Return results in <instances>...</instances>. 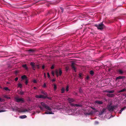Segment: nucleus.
I'll use <instances>...</instances> for the list:
<instances>
[{
    "instance_id": "f257e3e1",
    "label": "nucleus",
    "mask_w": 126,
    "mask_h": 126,
    "mask_svg": "<svg viewBox=\"0 0 126 126\" xmlns=\"http://www.w3.org/2000/svg\"><path fill=\"white\" fill-rule=\"evenodd\" d=\"M116 107V106L115 105L112 106V103H110L107 105L106 109H107L109 111L111 112L114 110Z\"/></svg>"
},
{
    "instance_id": "f03ea898",
    "label": "nucleus",
    "mask_w": 126,
    "mask_h": 126,
    "mask_svg": "<svg viewBox=\"0 0 126 126\" xmlns=\"http://www.w3.org/2000/svg\"><path fill=\"white\" fill-rule=\"evenodd\" d=\"M94 26L97 28L98 29L102 30L105 27L104 24H103L102 22L98 24H95Z\"/></svg>"
},
{
    "instance_id": "7ed1b4c3",
    "label": "nucleus",
    "mask_w": 126,
    "mask_h": 126,
    "mask_svg": "<svg viewBox=\"0 0 126 126\" xmlns=\"http://www.w3.org/2000/svg\"><path fill=\"white\" fill-rule=\"evenodd\" d=\"M41 106L44 108H46V109L49 111H51V108L49 106L46 104L44 102H42L41 103Z\"/></svg>"
},
{
    "instance_id": "20e7f679",
    "label": "nucleus",
    "mask_w": 126,
    "mask_h": 126,
    "mask_svg": "<svg viewBox=\"0 0 126 126\" xmlns=\"http://www.w3.org/2000/svg\"><path fill=\"white\" fill-rule=\"evenodd\" d=\"M30 64L32 67V69L33 70H35L36 66L37 67V68H39V65H35V63L34 62H31L30 63Z\"/></svg>"
},
{
    "instance_id": "39448f33",
    "label": "nucleus",
    "mask_w": 126,
    "mask_h": 126,
    "mask_svg": "<svg viewBox=\"0 0 126 126\" xmlns=\"http://www.w3.org/2000/svg\"><path fill=\"white\" fill-rule=\"evenodd\" d=\"M77 65L74 62H73L71 64V68L72 69H73L74 71L76 72V67Z\"/></svg>"
},
{
    "instance_id": "423d86ee",
    "label": "nucleus",
    "mask_w": 126,
    "mask_h": 126,
    "mask_svg": "<svg viewBox=\"0 0 126 126\" xmlns=\"http://www.w3.org/2000/svg\"><path fill=\"white\" fill-rule=\"evenodd\" d=\"M15 99L16 102H21V103L24 102V101L23 98H18L17 97H15Z\"/></svg>"
},
{
    "instance_id": "0eeeda50",
    "label": "nucleus",
    "mask_w": 126,
    "mask_h": 126,
    "mask_svg": "<svg viewBox=\"0 0 126 126\" xmlns=\"http://www.w3.org/2000/svg\"><path fill=\"white\" fill-rule=\"evenodd\" d=\"M35 97L36 98H43L45 99L47 98H48L47 96H44L42 95H36L35 96Z\"/></svg>"
},
{
    "instance_id": "6e6552de",
    "label": "nucleus",
    "mask_w": 126,
    "mask_h": 126,
    "mask_svg": "<svg viewBox=\"0 0 126 126\" xmlns=\"http://www.w3.org/2000/svg\"><path fill=\"white\" fill-rule=\"evenodd\" d=\"M67 100L70 103H71L72 102H74L75 101V100L74 99L69 97L68 98Z\"/></svg>"
},
{
    "instance_id": "1a4fd4ad",
    "label": "nucleus",
    "mask_w": 126,
    "mask_h": 126,
    "mask_svg": "<svg viewBox=\"0 0 126 126\" xmlns=\"http://www.w3.org/2000/svg\"><path fill=\"white\" fill-rule=\"evenodd\" d=\"M106 95L107 96L109 97H114L115 95L114 94H110L108 93Z\"/></svg>"
},
{
    "instance_id": "9d476101",
    "label": "nucleus",
    "mask_w": 126,
    "mask_h": 126,
    "mask_svg": "<svg viewBox=\"0 0 126 126\" xmlns=\"http://www.w3.org/2000/svg\"><path fill=\"white\" fill-rule=\"evenodd\" d=\"M115 92L114 90H112L109 91V90H106L105 91V92L108 93H114Z\"/></svg>"
},
{
    "instance_id": "9b49d317",
    "label": "nucleus",
    "mask_w": 126,
    "mask_h": 126,
    "mask_svg": "<svg viewBox=\"0 0 126 126\" xmlns=\"http://www.w3.org/2000/svg\"><path fill=\"white\" fill-rule=\"evenodd\" d=\"M95 103L98 104H103V102L102 101L99 100H96L95 101Z\"/></svg>"
},
{
    "instance_id": "f8f14e48",
    "label": "nucleus",
    "mask_w": 126,
    "mask_h": 126,
    "mask_svg": "<svg viewBox=\"0 0 126 126\" xmlns=\"http://www.w3.org/2000/svg\"><path fill=\"white\" fill-rule=\"evenodd\" d=\"M125 76H119L117 77L116 78V80H117L118 79H122L125 78Z\"/></svg>"
},
{
    "instance_id": "ddd939ff",
    "label": "nucleus",
    "mask_w": 126,
    "mask_h": 126,
    "mask_svg": "<svg viewBox=\"0 0 126 126\" xmlns=\"http://www.w3.org/2000/svg\"><path fill=\"white\" fill-rule=\"evenodd\" d=\"M22 66L24 67L26 70H28V68L27 67V65L26 64H23L22 65Z\"/></svg>"
},
{
    "instance_id": "4468645a",
    "label": "nucleus",
    "mask_w": 126,
    "mask_h": 126,
    "mask_svg": "<svg viewBox=\"0 0 126 126\" xmlns=\"http://www.w3.org/2000/svg\"><path fill=\"white\" fill-rule=\"evenodd\" d=\"M27 117V116L26 115H22L20 116L19 118L21 119H24L26 118Z\"/></svg>"
},
{
    "instance_id": "2eb2a0df",
    "label": "nucleus",
    "mask_w": 126,
    "mask_h": 126,
    "mask_svg": "<svg viewBox=\"0 0 126 126\" xmlns=\"http://www.w3.org/2000/svg\"><path fill=\"white\" fill-rule=\"evenodd\" d=\"M62 74V71L60 69L59 70V71L58 72V74L59 76H61Z\"/></svg>"
},
{
    "instance_id": "dca6fc26",
    "label": "nucleus",
    "mask_w": 126,
    "mask_h": 126,
    "mask_svg": "<svg viewBox=\"0 0 126 126\" xmlns=\"http://www.w3.org/2000/svg\"><path fill=\"white\" fill-rule=\"evenodd\" d=\"M21 78L22 79H27V77L26 75H24L21 76Z\"/></svg>"
},
{
    "instance_id": "f3484780",
    "label": "nucleus",
    "mask_w": 126,
    "mask_h": 126,
    "mask_svg": "<svg viewBox=\"0 0 126 126\" xmlns=\"http://www.w3.org/2000/svg\"><path fill=\"white\" fill-rule=\"evenodd\" d=\"M106 109L103 108L102 110L101 111L100 114H102L105 111Z\"/></svg>"
},
{
    "instance_id": "a211bd4d",
    "label": "nucleus",
    "mask_w": 126,
    "mask_h": 126,
    "mask_svg": "<svg viewBox=\"0 0 126 126\" xmlns=\"http://www.w3.org/2000/svg\"><path fill=\"white\" fill-rule=\"evenodd\" d=\"M118 72L120 74H122L124 73L123 71L121 69H119L118 71Z\"/></svg>"
},
{
    "instance_id": "6ab92c4d",
    "label": "nucleus",
    "mask_w": 126,
    "mask_h": 126,
    "mask_svg": "<svg viewBox=\"0 0 126 126\" xmlns=\"http://www.w3.org/2000/svg\"><path fill=\"white\" fill-rule=\"evenodd\" d=\"M90 73L92 76H93L94 74V72L93 71L91 70L90 71Z\"/></svg>"
},
{
    "instance_id": "aec40b11",
    "label": "nucleus",
    "mask_w": 126,
    "mask_h": 126,
    "mask_svg": "<svg viewBox=\"0 0 126 126\" xmlns=\"http://www.w3.org/2000/svg\"><path fill=\"white\" fill-rule=\"evenodd\" d=\"M55 73L57 77H58L59 76L58 74V70H56L55 71Z\"/></svg>"
},
{
    "instance_id": "412c9836",
    "label": "nucleus",
    "mask_w": 126,
    "mask_h": 126,
    "mask_svg": "<svg viewBox=\"0 0 126 126\" xmlns=\"http://www.w3.org/2000/svg\"><path fill=\"white\" fill-rule=\"evenodd\" d=\"M126 91V89L125 88H124L122 90H121L119 91V93L122 92H124L125 91Z\"/></svg>"
},
{
    "instance_id": "4be33fe9",
    "label": "nucleus",
    "mask_w": 126,
    "mask_h": 126,
    "mask_svg": "<svg viewBox=\"0 0 126 126\" xmlns=\"http://www.w3.org/2000/svg\"><path fill=\"white\" fill-rule=\"evenodd\" d=\"M61 92L62 93H63L64 92L65 89L64 88H63L61 90Z\"/></svg>"
},
{
    "instance_id": "5701e85b",
    "label": "nucleus",
    "mask_w": 126,
    "mask_h": 126,
    "mask_svg": "<svg viewBox=\"0 0 126 126\" xmlns=\"http://www.w3.org/2000/svg\"><path fill=\"white\" fill-rule=\"evenodd\" d=\"M27 51L33 52L34 51V50L32 49H30L28 50Z\"/></svg>"
},
{
    "instance_id": "b1692460",
    "label": "nucleus",
    "mask_w": 126,
    "mask_h": 126,
    "mask_svg": "<svg viewBox=\"0 0 126 126\" xmlns=\"http://www.w3.org/2000/svg\"><path fill=\"white\" fill-rule=\"evenodd\" d=\"M4 89L6 91H10V90L9 89L8 87H5L4 88Z\"/></svg>"
},
{
    "instance_id": "393cba45",
    "label": "nucleus",
    "mask_w": 126,
    "mask_h": 126,
    "mask_svg": "<svg viewBox=\"0 0 126 126\" xmlns=\"http://www.w3.org/2000/svg\"><path fill=\"white\" fill-rule=\"evenodd\" d=\"M54 90L55 91L57 89V86L56 85V84H54Z\"/></svg>"
},
{
    "instance_id": "a878e982",
    "label": "nucleus",
    "mask_w": 126,
    "mask_h": 126,
    "mask_svg": "<svg viewBox=\"0 0 126 126\" xmlns=\"http://www.w3.org/2000/svg\"><path fill=\"white\" fill-rule=\"evenodd\" d=\"M24 92L22 91H20L19 92V94L21 95H23L24 94Z\"/></svg>"
},
{
    "instance_id": "bb28decb",
    "label": "nucleus",
    "mask_w": 126,
    "mask_h": 126,
    "mask_svg": "<svg viewBox=\"0 0 126 126\" xmlns=\"http://www.w3.org/2000/svg\"><path fill=\"white\" fill-rule=\"evenodd\" d=\"M22 84L21 83H19L18 84V87H19L20 88H21L22 87Z\"/></svg>"
},
{
    "instance_id": "cd10ccee",
    "label": "nucleus",
    "mask_w": 126,
    "mask_h": 126,
    "mask_svg": "<svg viewBox=\"0 0 126 126\" xmlns=\"http://www.w3.org/2000/svg\"><path fill=\"white\" fill-rule=\"evenodd\" d=\"M38 106L40 108L41 110H43V108L42 107L41 105H39Z\"/></svg>"
},
{
    "instance_id": "c85d7f7f",
    "label": "nucleus",
    "mask_w": 126,
    "mask_h": 126,
    "mask_svg": "<svg viewBox=\"0 0 126 126\" xmlns=\"http://www.w3.org/2000/svg\"><path fill=\"white\" fill-rule=\"evenodd\" d=\"M25 83L26 85H27L28 83V80L27 79H25Z\"/></svg>"
},
{
    "instance_id": "c756f323",
    "label": "nucleus",
    "mask_w": 126,
    "mask_h": 126,
    "mask_svg": "<svg viewBox=\"0 0 126 126\" xmlns=\"http://www.w3.org/2000/svg\"><path fill=\"white\" fill-rule=\"evenodd\" d=\"M81 106L79 104H75V107H81Z\"/></svg>"
},
{
    "instance_id": "7c9ffc66",
    "label": "nucleus",
    "mask_w": 126,
    "mask_h": 126,
    "mask_svg": "<svg viewBox=\"0 0 126 126\" xmlns=\"http://www.w3.org/2000/svg\"><path fill=\"white\" fill-rule=\"evenodd\" d=\"M70 105L71 106H75V104L71 103Z\"/></svg>"
},
{
    "instance_id": "2f4dec72",
    "label": "nucleus",
    "mask_w": 126,
    "mask_h": 126,
    "mask_svg": "<svg viewBox=\"0 0 126 126\" xmlns=\"http://www.w3.org/2000/svg\"><path fill=\"white\" fill-rule=\"evenodd\" d=\"M4 99L0 98V102H2L4 101Z\"/></svg>"
},
{
    "instance_id": "473e14b6",
    "label": "nucleus",
    "mask_w": 126,
    "mask_h": 126,
    "mask_svg": "<svg viewBox=\"0 0 126 126\" xmlns=\"http://www.w3.org/2000/svg\"><path fill=\"white\" fill-rule=\"evenodd\" d=\"M68 88H69V87L68 86H67L66 87V90L67 92L68 91Z\"/></svg>"
},
{
    "instance_id": "72a5a7b5",
    "label": "nucleus",
    "mask_w": 126,
    "mask_h": 126,
    "mask_svg": "<svg viewBox=\"0 0 126 126\" xmlns=\"http://www.w3.org/2000/svg\"><path fill=\"white\" fill-rule=\"evenodd\" d=\"M82 74L81 73H80L79 74V77L81 79V77H82Z\"/></svg>"
},
{
    "instance_id": "f704fd0d",
    "label": "nucleus",
    "mask_w": 126,
    "mask_h": 126,
    "mask_svg": "<svg viewBox=\"0 0 126 126\" xmlns=\"http://www.w3.org/2000/svg\"><path fill=\"white\" fill-rule=\"evenodd\" d=\"M43 87L45 88L46 87V85L45 83L42 86Z\"/></svg>"
},
{
    "instance_id": "c9c22d12",
    "label": "nucleus",
    "mask_w": 126,
    "mask_h": 126,
    "mask_svg": "<svg viewBox=\"0 0 126 126\" xmlns=\"http://www.w3.org/2000/svg\"><path fill=\"white\" fill-rule=\"evenodd\" d=\"M69 69V68L68 67H66L65 68V69L66 71H67Z\"/></svg>"
},
{
    "instance_id": "e433bc0d",
    "label": "nucleus",
    "mask_w": 126,
    "mask_h": 126,
    "mask_svg": "<svg viewBox=\"0 0 126 126\" xmlns=\"http://www.w3.org/2000/svg\"><path fill=\"white\" fill-rule=\"evenodd\" d=\"M33 82L34 83H36L37 82V81L35 79L33 80Z\"/></svg>"
},
{
    "instance_id": "4c0bfd02",
    "label": "nucleus",
    "mask_w": 126,
    "mask_h": 126,
    "mask_svg": "<svg viewBox=\"0 0 126 126\" xmlns=\"http://www.w3.org/2000/svg\"><path fill=\"white\" fill-rule=\"evenodd\" d=\"M4 97H5L7 98V99H9L10 98V97L7 96L6 95H5L4 96Z\"/></svg>"
},
{
    "instance_id": "58836bf2",
    "label": "nucleus",
    "mask_w": 126,
    "mask_h": 126,
    "mask_svg": "<svg viewBox=\"0 0 126 126\" xmlns=\"http://www.w3.org/2000/svg\"><path fill=\"white\" fill-rule=\"evenodd\" d=\"M123 109H121V110H120L119 111V113H120V114H121V112H122V111H123Z\"/></svg>"
},
{
    "instance_id": "ea45409f",
    "label": "nucleus",
    "mask_w": 126,
    "mask_h": 126,
    "mask_svg": "<svg viewBox=\"0 0 126 126\" xmlns=\"http://www.w3.org/2000/svg\"><path fill=\"white\" fill-rule=\"evenodd\" d=\"M49 112L48 111H46L45 112V114H50Z\"/></svg>"
},
{
    "instance_id": "a19ab883",
    "label": "nucleus",
    "mask_w": 126,
    "mask_h": 126,
    "mask_svg": "<svg viewBox=\"0 0 126 126\" xmlns=\"http://www.w3.org/2000/svg\"><path fill=\"white\" fill-rule=\"evenodd\" d=\"M28 110H27V109H25L23 111V112H28Z\"/></svg>"
},
{
    "instance_id": "79ce46f5",
    "label": "nucleus",
    "mask_w": 126,
    "mask_h": 126,
    "mask_svg": "<svg viewBox=\"0 0 126 126\" xmlns=\"http://www.w3.org/2000/svg\"><path fill=\"white\" fill-rule=\"evenodd\" d=\"M47 77H48V78H49L50 77V76L49 74V73L48 72L47 73Z\"/></svg>"
},
{
    "instance_id": "37998d69",
    "label": "nucleus",
    "mask_w": 126,
    "mask_h": 126,
    "mask_svg": "<svg viewBox=\"0 0 126 126\" xmlns=\"http://www.w3.org/2000/svg\"><path fill=\"white\" fill-rule=\"evenodd\" d=\"M79 91L80 93H81L82 92V91L81 88H80L79 90Z\"/></svg>"
},
{
    "instance_id": "c03bdc74",
    "label": "nucleus",
    "mask_w": 126,
    "mask_h": 126,
    "mask_svg": "<svg viewBox=\"0 0 126 126\" xmlns=\"http://www.w3.org/2000/svg\"><path fill=\"white\" fill-rule=\"evenodd\" d=\"M60 9H61V10H62V13H63V8L62 7H61Z\"/></svg>"
},
{
    "instance_id": "a18cd8bd",
    "label": "nucleus",
    "mask_w": 126,
    "mask_h": 126,
    "mask_svg": "<svg viewBox=\"0 0 126 126\" xmlns=\"http://www.w3.org/2000/svg\"><path fill=\"white\" fill-rule=\"evenodd\" d=\"M54 68V65H53L51 67V69H53Z\"/></svg>"
},
{
    "instance_id": "49530a36",
    "label": "nucleus",
    "mask_w": 126,
    "mask_h": 126,
    "mask_svg": "<svg viewBox=\"0 0 126 126\" xmlns=\"http://www.w3.org/2000/svg\"><path fill=\"white\" fill-rule=\"evenodd\" d=\"M18 78L17 77L15 79V81H16L18 80Z\"/></svg>"
},
{
    "instance_id": "de8ad7c7",
    "label": "nucleus",
    "mask_w": 126,
    "mask_h": 126,
    "mask_svg": "<svg viewBox=\"0 0 126 126\" xmlns=\"http://www.w3.org/2000/svg\"><path fill=\"white\" fill-rule=\"evenodd\" d=\"M89 78V77L88 76H87L86 77V79H88Z\"/></svg>"
},
{
    "instance_id": "09e8293b",
    "label": "nucleus",
    "mask_w": 126,
    "mask_h": 126,
    "mask_svg": "<svg viewBox=\"0 0 126 126\" xmlns=\"http://www.w3.org/2000/svg\"><path fill=\"white\" fill-rule=\"evenodd\" d=\"M126 108V107H124L123 108H121V109H123V110H125Z\"/></svg>"
},
{
    "instance_id": "8fccbe9b",
    "label": "nucleus",
    "mask_w": 126,
    "mask_h": 126,
    "mask_svg": "<svg viewBox=\"0 0 126 126\" xmlns=\"http://www.w3.org/2000/svg\"><path fill=\"white\" fill-rule=\"evenodd\" d=\"M52 74L53 75V76H54V73L53 71H52Z\"/></svg>"
},
{
    "instance_id": "3c124183",
    "label": "nucleus",
    "mask_w": 126,
    "mask_h": 126,
    "mask_svg": "<svg viewBox=\"0 0 126 126\" xmlns=\"http://www.w3.org/2000/svg\"><path fill=\"white\" fill-rule=\"evenodd\" d=\"M6 110H0V112H4Z\"/></svg>"
},
{
    "instance_id": "603ef678",
    "label": "nucleus",
    "mask_w": 126,
    "mask_h": 126,
    "mask_svg": "<svg viewBox=\"0 0 126 126\" xmlns=\"http://www.w3.org/2000/svg\"><path fill=\"white\" fill-rule=\"evenodd\" d=\"M43 94H44L45 95H47V94L46 92H44Z\"/></svg>"
},
{
    "instance_id": "864d4df0",
    "label": "nucleus",
    "mask_w": 126,
    "mask_h": 126,
    "mask_svg": "<svg viewBox=\"0 0 126 126\" xmlns=\"http://www.w3.org/2000/svg\"><path fill=\"white\" fill-rule=\"evenodd\" d=\"M44 68H45V66L44 65H43L42 66V69H44Z\"/></svg>"
},
{
    "instance_id": "5fc2aeb1",
    "label": "nucleus",
    "mask_w": 126,
    "mask_h": 126,
    "mask_svg": "<svg viewBox=\"0 0 126 126\" xmlns=\"http://www.w3.org/2000/svg\"><path fill=\"white\" fill-rule=\"evenodd\" d=\"M55 81V79H53L52 80V82H54V81Z\"/></svg>"
},
{
    "instance_id": "6e6d98bb",
    "label": "nucleus",
    "mask_w": 126,
    "mask_h": 126,
    "mask_svg": "<svg viewBox=\"0 0 126 126\" xmlns=\"http://www.w3.org/2000/svg\"><path fill=\"white\" fill-rule=\"evenodd\" d=\"M41 93L42 94H43L44 93V92L43 91H41Z\"/></svg>"
},
{
    "instance_id": "4d7b16f0",
    "label": "nucleus",
    "mask_w": 126,
    "mask_h": 126,
    "mask_svg": "<svg viewBox=\"0 0 126 126\" xmlns=\"http://www.w3.org/2000/svg\"><path fill=\"white\" fill-rule=\"evenodd\" d=\"M50 113V114H54V113H52V112H49V113Z\"/></svg>"
},
{
    "instance_id": "13d9d810",
    "label": "nucleus",
    "mask_w": 126,
    "mask_h": 126,
    "mask_svg": "<svg viewBox=\"0 0 126 126\" xmlns=\"http://www.w3.org/2000/svg\"><path fill=\"white\" fill-rule=\"evenodd\" d=\"M91 108L92 109H93V110H96V109H95V108H93V107H91Z\"/></svg>"
},
{
    "instance_id": "bf43d9fd",
    "label": "nucleus",
    "mask_w": 126,
    "mask_h": 126,
    "mask_svg": "<svg viewBox=\"0 0 126 126\" xmlns=\"http://www.w3.org/2000/svg\"><path fill=\"white\" fill-rule=\"evenodd\" d=\"M33 88L34 89H37V88L35 87H34Z\"/></svg>"
},
{
    "instance_id": "052dcab7",
    "label": "nucleus",
    "mask_w": 126,
    "mask_h": 126,
    "mask_svg": "<svg viewBox=\"0 0 126 126\" xmlns=\"http://www.w3.org/2000/svg\"><path fill=\"white\" fill-rule=\"evenodd\" d=\"M95 123L96 124H98V122H97V121L95 122Z\"/></svg>"
},
{
    "instance_id": "680f3d73",
    "label": "nucleus",
    "mask_w": 126,
    "mask_h": 126,
    "mask_svg": "<svg viewBox=\"0 0 126 126\" xmlns=\"http://www.w3.org/2000/svg\"><path fill=\"white\" fill-rule=\"evenodd\" d=\"M87 114L88 115H90L91 114V113H87Z\"/></svg>"
},
{
    "instance_id": "e2e57ef3",
    "label": "nucleus",
    "mask_w": 126,
    "mask_h": 126,
    "mask_svg": "<svg viewBox=\"0 0 126 126\" xmlns=\"http://www.w3.org/2000/svg\"><path fill=\"white\" fill-rule=\"evenodd\" d=\"M44 76L45 77H46V74H45V73L44 74Z\"/></svg>"
},
{
    "instance_id": "0e129e2a",
    "label": "nucleus",
    "mask_w": 126,
    "mask_h": 126,
    "mask_svg": "<svg viewBox=\"0 0 126 126\" xmlns=\"http://www.w3.org/2000/svg\"><path fill=\"white\" fill-rule=\"evenodd\" d=\"M49 13V12H48V13L47 14V15H48V14Z\"/></svg>"
},
{
    "instance_id": "69168bd1",
    "label": "nucleus",
    "mask_w": 126,
    "mask_h": 126,
    "mask_svg": "<svg viewBox=\"0 0 126 126\" xmlns=\"http://www.w3.org/2000/svg\"><path fill=\"white\" fill-rule=\"evenodd\" d=\"M106 101H107V99H106Z\"/></svg>"
}]
</instances>
